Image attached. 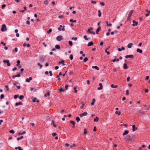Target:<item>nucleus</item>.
<instances>
[{
  "mask_svg": "<svg viewBox=\"0 0 150 150\" xmlns=\"http://www.w3.org/2000/svg\"><path fill=\"white\" fill-rule=\"evenodd\" d=\"M69 21L70 22H72V23H75V22H76V20H73L72 19H70L69 20Z\"/></svg>",
  "mask_w": 150,
  "mask_h": 150,
  "instance_id": "obj_37",
  "label": "nucleus"
},
{
  "mask_svg": "<svg viewBox=\"0 0 150 150\" xmlns=\"http://www.w3.org/2000/svg\"><path fill=\"white\" fill-rule=\"evenodd\" d=\"M149 78V76H146L145 78V80H147Z\"/></svg>",
  "mask_w": 150,
  "mask_h": 150,
  "instance_id": "obj_60",
  "label": "nucleus"
},
{
  "mask_svg": "<svg viewBox=\"0 0 150 150\" xmlns=\"http://www.w3.org/2000/svg\"><path fill=\"white\" fill-rule=\"evenodd\" d=\"M70 123L73 125H74L75 124V122L73 121H70Z\"/></svg>",
  "mask_w": 150,
  "mask_h": 150,
  "instance_id": "obj_45",
  "label": "nucleus"
},
{
  "mask_svg": "<svg viewBox=\"0 0 150 150\" xmlns=\"http://www.w3.org/2000/svg\"><path fill=\"white\" fill-rule=\"evenodd\" d=\"M84 134H87V131L86 129H85L84 131Z\"/></svg>",
  "mask_w": 150,
  "mask_h": 150,
  "instance_id": "obj_57",
  "label": "nucleus"
},
{
  "mask_svg": "<svg viewBox=\"0 0 150 150\" xmlns=\"http://www.w3.org/2000/svg\"><path fill=\"white\" fill-rule=\"evenodd\" d=\"M81 105L80 106L81 109H83L84 107L85 104L83 102L81 103Z\"/></svg>",
  "mask_w": 150,
  "mask_h": 150,
  "instance_id": "obj_11",
  "label": "nucleus"
},
{
  "mask_svg": "<svg viewBox=\"0 0 150 150\" xmlns=\"http://www.w3.org/2000/svg\"><path fill=\"white\" fill-rule=\"evenodd\" d=\"M132 45L133 44L132 43H130L127 45V47L129 48H131Z\"/></svg>",
  "mask_w": 150,
  "mask_h": 150,
  "instance_id": "obj_14",
  "label": "nucleus"
},
{
  "mask_svg": "<svg viewBox=\"0 0 150 150\" xmlns=\"http://www.w3.org/2000/svg\"><path fill=\"white\" fill-rule=\"evenodd\" d=\"M93 28L92 27H90L89 28H88V33L90 34H93V35H95V32H92L91 31L93 30Z\"/></svg>",
  "mask_w": 150,
  "mask_h": 150,
  "instance_id": "obj_1",
  "label": "nucleus"
},
{
  "mask_svg": "<svg viewBox=\"0 0 150 150\" xmlns=\"http://www.w3.org/2000/svg\"><path fill=\"white\" fill-rule=\"evenodd\" d=\"M88 58L87 57H86L83 60V62H87L88 60Z\"/></svg>",
  "mask_w": 150,
  "mask_h": 150,
  "instance_id": "obj_31",
  "label": "nucleus"
},
{
  "mask_svg": "<svg viewBox=\"0 0 150 150\" xmlns=\"http://www.w3.org/2000/svg\"><path fill=\"white\" fill-rule=\"evenodd\" d=\"M4 96L3 94H1L0 96V98L1 99H2L4 98Z\"/></svg>",
  "mask_w": 150,
  "mask_h": 150,
  "instance_id": "obj_56",
  "label": "nucleus"
},
{
  "mask_svg": "<svg viewBox=\"0 0 150 150\" xmlns=\"http://www.w3.org/2000/svg\"><path fill=\"white\" fill-rule=\"evenodd\" d=\"M55 47L56 49H59L60 48V47L59 45H55Z\"/></svg>",
  "mask_w": 150,
  "mask_h": 150,
  "instance_id": "obj_36",
  "label": "nucleus"
},
{
  "mask_svg": "<svg viewBox=\"0 0 150 150\" xmlns=\"http://www.w3.org/2000/svg\"><path fill=\"white\" fill-rule=\"evenodd\" d=\"M39 59L41 62H42L45 61V57L43 56L40 57Z\"/></svg>",
  "mask_w": 150,
  "mask_h": 150,
  "instance_id": "obj_8",
  "label": "nucleus"
},
{
  "mask_svg": "<svg viewBox=\"0 0 150 150\" xmlns=\"http://www.w3.org/2000/svg\"><path fill=\"white\" fill-rule=\"evenodd\" d=\"M115 113L116 114H117L118 115H120V112L119 111H116L115 112Z\"/></svg>",
  "mask_w": 150,
  "mask_h": 150,
  "instance_id": "obj_42",
  "label": "nucleus"
},
{
  "mask_svg": "<svg viewBox=\"0 0 150 150\" xmlns=\"http://www.w3.org/2000/svg\"><path fill=\"white\" fill-rule=\"evenodd\" d=\"M100 5H101L102 6H104L105 5L104 3L102 2H100Z\"/></svg>",
  "mask_w": 150,
  "mask_h": 150,
  "instance_id": "obj_63",
  "label": "nucleus"
},
{
  "mask_svg": "<svg viewBox=\"0 0 150 150\" xmlns=\"http://www.w3.org/2000/svg\"><path fill=\"white\" fill-rule=\"evenodd\" d=\"M32 79V78L31 77H30L29 78H27L26 79V81L27 82H30V81Z\"/></svg>",
  "mask_w": 150,
  "mask_h": 150,
  "instance_id": "obj_13",
  "label": "nucleus"
},
{
  "mask_svg": "<svg viewBox=\"0 0 150 150\" xmlns=\"http://www.w3.org/2000/svg\"><path fill=\"white\" fill-rule=\"evenodd\" d=\"M69 58L71 60H72L73 59V56L72 54H71L69 57Z\"/></svg>",
  "mask_w": 150,
  "mask_h": 150,
  "instance_id": "obj_52",
  "label": "nucleus"
},
{
  "mask_svg": "<svg viewBox=\"0 0 150 150\" xmlns=\"http://www.w3.org/2000/svg\"><path fill=\"white\" fill-rule=\"evenodd\" d=\"M37 65H38V66H40V69H41L42 68V64H40V63H38V64H37Z\"/></svg>",
  "mask_w": 150,
  "mask_h": 150,
  "instance_id": "obj_33",
  "label": "nucleus"
},
{
  "mask_svg": "<svg viewBox=\"0 0 150 150\" xmlns=\"http://www.w3.org/2000/svg\"><path fill=\"white\" fill-rule=\"evenodd\" d=\"M68 43H69V45L70 46H72V45L73 43H72V42L71 41H69V42H68Z\"/></svg>",
  "mask_w": 150,
  "mask_h": 150,
  "instance_id": "obj_35",
  "label": "nucleus"
},
{
  "mask_svg": "<svg viewBox=\"0 0 150 150\" xmlns=\"http://www.w3.org/2000/svg\"><path fill=\"white\" fill-rule=\"evenodd\" d=\"M61 63L63 65H65V64H64V61L63 60H62L61 61V62H59V63Z\"/></svg>",
  "mask_w": 150,
  "mask_h": 150,
  "instance_id": "obj_29",
  "label": "nucleus"
},
{
  "mask_svg": "<svg viewBox=\"0 0 150 150\" xmlns=\"http://www.w3.org/2000/svg\"><path fill=\"white\" fill-rule=\"evenodd\" d=\"M92 68L93 69H95L97 70H98L99 69V68L97 66H93Z\"/></svg>",
  "mask_w": 150,
  "mask_h": 150,
  "instance_id": "obj_24",
  "label": "nucleus"
},
{
  "mask_svg": "<svg viewBox=\"0 0 150 150\" xmlns=\"http://www.w3.org/2000/svg\"><path fill=\"white\" fill-rule=\"evenodd\" d=\"M50 95V93L49 92H48L45 95V97L46 98Z\"/></svg>",
  "mask_w": 150,
  "mask_h": 150,
  "instance_id": "obj_28",
  "label": "nucleus"
},
{
  "mask_svg": "<svg viewBox=\"0 0 150 150\" xmlns=\"http://www.w3.org/2000/svg\"><path fill=\"white\" fill-rule=\"evenodd\" d=\"M16 105L18 106V105H22L23 103L21 102H19L18 103H16L15 104Z\"/></svg>",
  "mask_w": 150,
  "mask_h": 150,
  "instance_id": "obj_25",
  "label": "nucleus"
},
{
  "mask_svg": "<svg viewBox=\"0 0 150 150\" xmlns=\"http://www.w3.org/2000/svg\"><path fill=\"white\" fill-rule=\"evenodd\" d=\"M49 73L50 74V76H52V71H49Z\"/></svg>",
  "mask_w": 150,
  "mask_h": 150,
  "instance_id": "obj_54",
  "label": "nucleus"
},
{
  "mask_svg": "<svg viewBox=\"0 0 150 150\" xmlns=\"http://www.w3.org/2000/svg\"><path fill=\"white\" fill-rule=\"evenodd\" d=\"M123 68L124 69H127L128 68V67L127 66V64H125L123 65Z\"/></svg>",
  "mask_w": 150,
  "mask_h": 150,
  "instance_id": "obj_16",
  "label": "nucleus"
},
{
  "mask_svg": "<svg viewBox=\"0 0 150 150\" xmlns=\"http://www.w3.org/2000/svg\"><path fill=\"white\" fill-rule=\"evenodd\" d=\"M137 51L138 52H139L140 53H142V50L139 49L138 48L137 49Z\"/></svg>",
  "mask_w": 150,
  "mask_h": 150,
  "instance_id": "obj_23",
  "label": "nucleus"
},
{
  "mask_svg": "<svg viewBox=\"0 0 150 150\" xmlns=\"http://www.w3.org/2000/svg\"><path fill=\"white\" fill-rule=\"evenodd\" d=\"M62 35H59L57 37L56 39L58 41H61L62 40Z\"/></svg>",
  "mask_w": 150,
  "mask_h": 150,
  "instance_id": "obj_7",
  "label": "nucleus"
},
{
  "mask_svg": "<svg viewBox=\"0 0 150 150\" xmlns=\"http://www.w3.org/2000/svg\"><path fill=\"white\" fill-rule=\"evenodd\" d=\"M116 61H117V62H118L119 61V59H113L112 61L113 62H115Z\"/></svg>",
  "mask_w": 150,
  "mask_h": 150,
  "instance_id": "obj_40",
  "label": "nucleus"
},
{
  "mask_svg": "<svg viewBox=\"0 0 150 150\" xmlns=\"http://www.w3.org/2000/svg\"><path fill=\"white\" fill-rule=\"evenodd\" d=\"M101 29V28L100 27H99L96 30V33L97 34H98V32L100 31Z\"/></svg>",
  "mask_w": 150,
  "mask_h": 150,
  "instance_id": "obj_22",
  "label": "nucleus"
},
{
  "mask_svg": "<svg viewBox=\"0 0 150 150\" xmlns=\"http://www.w3.org/2000/svg\"><path fill=\"white\" fill-rule=\"evenodd\" d=\"M93 43L92 41H91L89 42L88 44V46H91L93 45Z\"/></svg>",
  "mask_w": 150,
  "mask_h": 150,
  "instance_id": "obj_17",
  "label": "nucleus"
},
{
  "mask_svg": "<svg viewBox=\"0 0 150 150\" xmlns=\"http://www.w3.org/2000/svg\"><path fill=\"white\" fill-rule=\"evenodd\" d=\"M1 44H2V45H3L4 46L6 45V43H4V42L3 41H1Z\"/></svg>",
  "mask_w": 150,
  "mask_h": 150,
  "instance_id": "obj_62",
  "label": "nucleus"
},
{
  "mask_svg": "<svg viewBox=\"0 0 150 150\" xmlns=\"http://www.w3.org/2000/svg\"><path fill=\"white\" fill-rule=\"evenodd\" d=\"M24 98V96L23 95L20 96L19 97V98L20 100H22Z\"/></svg>",
  "mask_w": 150,
  "mask_h": 150,
  "instance_id": "obj_44",
  "label": "nucleus"
},
{
  "mask_svg": "<svg viewBox=\"0 0 150 150\" xmlns=\"http://www.w3.org/2000/svg\"><path fill=\"white\" fill-rule=\"evenodd\" d=\"M132 22L133 23V24H132V26L133 27H134L135 26H136L137 25L138 22L135 21L134 20H133L132 21Z\"/></svg>",
  "mask_w": 150,
  "mask_h": 150,
  "instance_id": "obj_10",
  "label": "nucleus"
},
{
  "mask_svg": "<svg viewBox=\"0 0 150 150\" xmlns=\"http://www.w3.org/2000/svg\"><path fill=\"white\" fill-rule=\"evenodd\" d=\"M108 50V49H105V52H106L108 55H109L110 54V53L108 51H107V50Z\"/></svg>",
  "mask_w": 150,
  "mask_h": 150,
  "instance_id": "obj_38",
  "label": "nucleus"
},
{
  "mask_svg": "<svg viewBox=\"0 0 150 150\" xmlns=\"http://www.w3.org/2000/svg\"><path fill=\"white\" fill-rule=\"evenodd\" d=\"M58 30L59 31H61L62 30L63 31H64L65 30L64 26H62L61 25H60L59 27L58 28Z\"/></svg>",
  "mask_w": 150,
  "mask_h": 150,
  "instance_id": "obj_4",
  "label": "nucleus"
},
{
  "mask_svg": "<svg viewBox=\"0 0 150 150\" xmlns=\"http://www.w3.org/2000/svg\"><path fill=\"white\" fill-rule=\"evenodd\" d=\"M20 74L19 73H18L17 74L14 75L12 76V78H14L16 77H19L20 76Z\"/></svg>",
  "mask_w": 150,
  "mask_h": 150,
  "instance_id": "obj_15",
  "label": "nucleus"
},
{
  "mask_svg": "<svg viewBox=\"0 0 150 150\" xmlns=\"http://www.w3.org/2000/svg\"><path fill=\"white\" fill-rule=\"evenodd\" d=\"M3 62L4 63H6L7 64V65L8 66H9L11 65V64L10 63V61L9 60H4Z\"/></svg>",
  "mask_w": 150,
  "mask_h": 150,
  "instance_id": "obj_5",
  "label": "nucleus"
},
{
  "mask_svg": "<svg viewBox=\"0 0 150 150\" xmlns=\"http://www.w3.org/2000/svg\"><path fill=\"white\" fill-rule=\"evenodd\" d=\"M44 4L47 5L48 4V1L47 0H45L44 1Z\"/></svg>",
  "mask_w": 150,
  "mask_h": 150,
  "instance_id": "obj_34",
  "label": "nucleus"
},
{
  "mask_svg": "<svg viewBox=\"0 0 150 150\" xmlns=\"http://www.w3.org/2000/svg\"><path fill=\"white\" fill-rule=\"evenodd\" d=\"M18 97V96L17 95H15L14 96V98L15 99H16Z\"/></svg>",
  "mask_w": 150,
  "mask_h": 150,
  "instance_id": "obj_61",
  "label": "nucleus"
},
{
  "mask_svg": "<svg viewBox=\"0 0 150 150\" xmlns=\"http://www.w3.org/2000/svg\"><path fill=\"white\" fill-rule=\"evenodd\" d=\"M105 23L106 24V25L107 27H110L112 25L111 23L109 24L108 21H106Z\"/></svg>",
  "mask_w": 150,
  "mask_h": 150,
  "instance_id": "obj_21",
  "label": "nucleus"
},
{
  "mask_svg": "<svg viewBox=\"0 0 150 150\" xmlns=\"http://www.w3.org/2000/svg\"><path fill=\"white\" fill-rule=\"evenodd\" d=\"M132 131H135V130L137 129V128L135 127V126L134 125H133L132 126Z\"/></svg>",
  "mask_w": 150,
  "mask_h": 150,
  "instance_id": "obj_18",
  "label": "nucleus"
},
{
  "mask_svg": "<svg viewBox=\"0 0 150 150\" xmlns=\"http://www.w3.org/2000/svg\"><path fill=\"white\" fill-rule=\"evenodd\" d=\"M88 115V113L87 112H84L83 113H82L79 116L80 117H81L84 116H86Z\"/></svg>",
  "mask_w": 150,
  "mask_h": 150,
  "instance_id": "obj_6",
  "label": "nucleus"
},
{
  "mask_svg": "<svg viewBox=\"0 0 150 150\" xmlns=\"http://www.w3.org/2000/svg\"><path fill=\"white\" fill-rule=\"evenodd\" d=\"M99 118L98 117H96V118H95L93 120L94 122H98V120Z\"/></svg>",
  "mask_w": 150,
  "mask_h": 150,
  "instance_id": "obj_26",
  "label": "nucleus"
},
{
  "mask_svg": "<svg viewBox=\"0 0 150 150\" xmlns=\"http://www.w3.org/2000/svg\"><path fill=\"white\" fill-rule=\"evenodd\" d=\"M129 94V91L128 90H127L126 91V95H128Z\"/></svg>",
  "mask_w": 150,
  "mask_h": 150,
  "instance_id": "obj_59",
  "label": "nucleus"
},
{
  "mask_svg": "<svg viewBox=\"0 0 150 150\" xmlns=\"http://www.w3.org/2000/svg\"><path fill=\"white\" fill-rule=\"evenodd\" d=\"M76 120L78 122H79L80 120V119L79 117H77L76 118Z\"/></svg>",
  "mask_w": 150,
  "mask_h": 150,
  "instance_id": "obj_32",
  "label": "nucleus"
},
{
  "mask_svg": "<svg viewBox=\"0 0 150 150\" xmlns=\"http://www.w3.org/2000/svg\"><path fill=\"white\" fill-rule=\"evenodd\" d=\"M71 40H74L75 41H76V40H77V38L76 37H75V38L73 37L71 38Z\"/></svg>",
  "mask_w": 150,
  "mask_h": 150,
  "instance_id": "obj_48",
  "label": "nucleus"
},
{
  "mask_svg": "<svg viewBox=\"0 0 150 150\" xmlns=\"http://www.w3.org/2000/svg\"><path fill=\"white\" fill-rule=\"evenodd\" d=\"M133 12V10H132L130 11L128 15L127 20H129L130 19L131 15Z\"/></svg>",
  "mask_w": 150,
  "mask_h": 150,
  "instance_id": "obj_3",
  "label": "nucleus"
},
{
  "mask_svg": "<svg viewBox=\"0 0 150 150\" xmlns=\"http://www.w3.org/2000/svg\"><path fill=\"white\" fill-rule=\"evenodd\" d=\"M52 135L53 136H55L57 135V134L56 133H54L52 134Z\"/></svg>",
  "mask_w": 150,
  "mask_h": 150,
  "instance_id": "obj_64",
  "label": "nucleus"
},
{
  "mask_svg": "<svg viewBox=\"0 0 150 150\" xmlns=\"http://www.w3.org/2000/svg\"><path fill=\"white\" fill-rule=\"evenodd\" d=\"M6 5L5 4H3L1 8L2 9H4L6 7Z\"/></svg>",
  "mask_w": 150,
  "mask_h": 150,
  "instance_id": "obj_49",
  "label": "nucleus"
},
{
  "mask_svg": "<svg viewBox=\"0 0 150 150\" xmlns=\"http://www.w3.org/2000/svg\"><path fill=\"white\" fill-rule=\"evenodd\" d=\"M18 149L19 150H23L22 149H21L20 146H18V147H16L15 148V149Z\"/></svg>",
  "mask_w": 150,
  "mask_h": 150,
  "instance_id": "obj_50",
  "label": "nucleus"
},
{
  "mask_svg": "<svg viewBox=\"0 0 150 150\" xmlns=\"http://www.w3.org/2000/svg\"><path fill=\"white\" fill-rule=\"evenodd\" d=\"M95 102V99H93L92 103H91V105H93Z\"/></svg>",
  "mask_w": 150,
  "mask_h": 150,
  "instance_id": "obj_41",
  "label": "nucleus"
},
{
  "mask_svg": "<svg viewBox=\"0 0 150 150\" xmlns=\"http://www.w3.org/2000/svg\"><path fill=\"white\" fill-rule=\"evenodd\" d=\"M83 38L86 40H88V38H87V36L86 35L84 36Z\"/></svg>",
  "mask_w": 150,
  "mask_h": 150,
  "instance_id": "obj_51",
  "label": "nucleus"
},
{
  "mask_svg": "<svg viewBox=\"0 0 150 150\" xmlns=\"http://www.w3.org/2000/svg\"><path fill=\"white\" fill-rule=\"evenodd\" d=\"M125 47H121V48H118L117 49V50L119 51H121L122 50H125Z\"/></svg>",
  "mask_w": 150,
  "mask_h": 150,
  "instance_id": "obj_20",
  "label": "nucleus"
},
{
  "mask_svg": "<svg viewBox=\"0 0 150 150\" xmlns=\"http://www.w3.org/2000/svg\"><path fill=\"white\" fill-rule=\"evenodd\" d=\"M23 138V136H22L20 137H18V138H17V140L18 141L21 139H22Z\"/></svg>",
  "mask_w": 150,
  "mask_h": 150,
  "instance_id": "obj_43",
  "label": "nucleus"
},
{
  "mask_svg": "<svg viewBox=\"0 0 150 150\" xmlns=\"http://www.w3.org/2000/svg\"><path fill=\"white\" fill-rule=\"evenodd\" d=\"M9 132L12 134H14L15 132L13 129H12L9 131Z\"/></svg>",
  "mask_w": 150,
  "mask_h": 150,
  "instance_id": "obj_46",
  "label": "nucleus"
},
{
  "mask_svg": "<svg viewBox=\"0 0 150 150\" xmlns=\"http://www.w3.org/2000/svg\"><path fill=\"white\" fill-rule=\"evenodd\" d=\"M129 133V131L128 130H125L123 133V135L124 136L127 134Z\"/></svg>",
  "mask_w": 150,
  "mask_h": 150,
  "instance_id": "obj_19",
  "label": "nucleus"
},
{
  "mask_svg": "<svg viewBox=\"0 0 150 150\" xmlns=\"http://www.w3.org/2000/svg\"><path fill=\"white\" fill-rule=\"evenodd\" d=\"M98 16L99 17H100L101 16V11L100 10H99L98 11Z\"/></svg>",
  "mask_w": 150,
  "mask_h": 150,
  "instance_id": "obj_30",
  "label": "nucleus"
},
{
  "mask_svg": "<svg viewBox=\"0 0 150 150\" xmlns=\"http://www.w3.org/2000/svg\"><path fill=\"white\" fill-rule=\"evenodd\" d=\"M7 28L5 24H3L2 25V27L1 29V30L2 32H4L5 31L7 30Z\"/></svg>",
  "mask_w": 150,
  "mask_h": 150,
  "instance_id": "obj_2",
  "label": "nucleus"
},
{
  "mask_svg": "<svg viewBox=\"0 0 150 150\" xmlns=\"http://www.w3.org/2000/svg\"><path fill=\"white\" fill-rule=\"evenodd\" d=\"M68 85H67L65 86V89L66 90H67L68 89Z\"/></svg>",
  "mask_w": 150,
  "mask_h": 150,
  "instance_id": "obj_55",
  "label": "nucleus"
},
{
  "mask_svg": "<svg viewBox=\"0 0 150 150\" xmlns=\"http://www.w3.org/2000/svg\"><path fill=\"white\" fill-rule=\"evenodd\" d=\"M111 87L112 88H116L117 87V85H115L114 86V85L113 84L111 85Z\"/></svg>",
  "mask_w": 150,
  "mask_h": 150,
  "instance_id": "obj_27",
  "label": "nucleus"
},
{
  "mask_svg": "<svg viewBox=\"0 0 150 150\" xmlns=\"http://www.w3.org/2000/svg\"><path fill=\"white\" fill-rule=\"evenodd\" d=\"M52 30L51 29H50L49 30L47 31V32L48 33H50L52 32Z\"/></svg>",
  "mask_w": 150,
  "mask_h": 150,
  "instance_id": "obj_39",
  "label": "nucleus"
},
{
  "mask_svg": "<svg viewBox=\"0 0 150 150\" xmlns=\"http://www.w3.org/2000/svg\"><path fill=\"white\" fill-rule=\"evenodd\" d=\"M59 92H63L64 91V89H63L62 88H61L59 89Z\"/></svg>",
  "mask_w": 150,
  "mask_h": 150,
  "instance_id": "obj_47",
  "label": "nucleus"
},
{
  "mask_svg": "<svg viewBox=\"0 0 150 150\" xmlns=\"http://www.w3.org/2000/svg\"><path fill=\"white\" fill-rule=\"evenodd\" d=\"M51 124L53 125L54 126V127H56V125H55L54 124V121H52V122H51Z\"/></svg>",
  "mask_w": 150,
  "mask_h": 150,
  "instance_id": "obj_53",
  "label": "nucleus"
},
{
  "mask_svg": "<svg viewBox=\"0 0 150 150\" xmlns=\"http://www.w3.org/2000/svg\"><path fill=\"white\" fill-rule=\"evenodd\" d=\"M99 86H100L99 87H98L97 89L98 90H100L102 89L103 88V86L102 85V84L101 83H100L99 84Z\"/></svg>",
  "mask_w": 150,
  "mask_h": 150,
  "instance_id": "obj_12",
  "label": "nucleus"
},
{
  "mask_svg": "<svg viewBox=\"0 0 150 150\" xmlns=\"http://www.w3.org/2000/svg\"><path fill=\"white\" fill-rule=\"evenodd\" d=\"M130 77H129V76L127 78V81L128 82L130 80Z\"/></svg>",
  "mask_w": 150,
  "mask_h": 150,
  "instance_id": "obj_58",
  "label": "nucleus"
},
{
  "mask_svg": "<svg viewBox=\"0 0 150 150\" xmlns=\"http://www.w3.org/2000/svg\"><path fill=\"white\" fill-rule=\"evenodd\" d=\"M134 57L133 55L132 54H130L129 55H127L125 56V58H133Z\"/></svg>",
  "mask_w": 150,
  "mask_h": 150,
  "instance_id": "obj_9",
  "label": "nucleus"
}]
</instances>
